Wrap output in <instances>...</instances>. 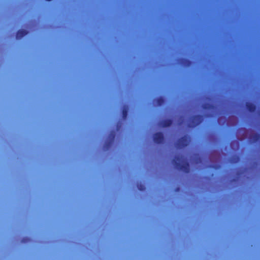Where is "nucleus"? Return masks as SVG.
<instances>
[{"instance_id": "1", "label": "nucleus", "mask_w": 260, "mask_h": 260, "mask_svg": "<svg viewBox=\"0 0 260 260\" xmlns=\"http://www.w3.org/2000/svg\"><path fill=\"white\" fill-rule=\"evenodd\" d=\"M173 165L175 168L179 169L183 171L185 173H188L189 172L190 165L192 164H171ZM199 164H193V165H199ZM202 165H207L206 166L209 167H214L216 166L215 165H221V164H201Z\"/></svg>"}, {"instance_id": "2", "label": "nucleus", "mask_w": 260, "mask_h": 260, "mask_svg": "<svg viewBox=\"0 0 260 260\" xmlns=\"http://www.w3.org/2000/svg\"><path fill=\"white\" fill-rule=\"evenodd\" d=\"M203 119V116L201 115H196L192 116L191 118L190 123L189 124V126L190 127H194L198 125L202 122Z\"/></svg>"}, {"instance_id": "3", "label": "nucleus", "mask_w": 260, "mask_h": 260, "mask_svg": "<svg viewBox=\"0 0 260 260\" xmlns=\"http://www.w3.org/2000/svg\"><path fill=\"white\" fill-rule=\"evenodd\" d=\"M164 136L162 132H157L154 134L153 141L155 143L159 144L163 142Z\"/></svg>"}, {"instance_id": "4", "label": "nucleus", "mask_w": 260, "mask_h": 260, "mask_svg": "<svg viewBox=\"0 0 260 260\" xmlns=\"http://www.w3.org/2000/svg\"><path fill=\"white\" fill-rule=\"evenodd\" d=\"M188 144V137L184 136L179 139L178 144L181 147H184L187 146Z\"/></svg>"}, {"instance_id": "5", "label": "nucleus", "mask_w": 260, "mask_h": 260, "mask_svg": "<svg viewBox=\"0 0 260 260\" xmlns=\"http://www.w3.org/2000/svg\"><path fill=\"white\" fill-rule=\"evenodd\" d=\"M173 121L171 119H167L163 120L160 122V125L163 127H167L171 126Z\"/></svg>"}, {"instance_id": "6", "label": "nucleus", "mask_w": 260, "mask_h": 260, "mask_svg": "<svg viewBox=\"0 0 260 260\" xmlns=\"http://www.w3.org/2000/svg\"><path fill=\"white\" fill-rule=\"evenodd\" d=\"M246 106L247 110L250 112L253 113L256 111V106L255 105H254L253 103H251L250 102H247L246 103Z\"/></svg>"}, {"instance_id": "7", "label": "nucleus", "mask_w": 260, "mask_h": 260, "mask_svg": "<svg viewBox=\"0 0 260 260\" xmlns=\"http://www.w3.org/2000/svg\"><path fill=\"white\" fill-rule=\"evenodd\" d=\"M28 34V31L24 29H19L17 31L16 37L17 39H21Z\"/></svg>"}, {"instance_id": "8", "label": "nucleus", "mask_w": 260, "mask_h": 260, "mask_svg": "<svg viewBox=\"0 0 260 260\" xmlns=\"http://www.w3.org/2000/svg\"><path fill=\"white\" fill-rule=\"evenodd\" d=\"M249 139L253 143L257 142L260 140V134L257 133L253 134L250 136Z\"/></svg>"}, {"instance_id": "9", "label": "nucleus", "mask_w": 260, "mask_h": 260, "mask_svg": "<svg viewBox=\"0 0 260 260\" xmlns=\"http://www.w3.org/2000/svg\"><path fill=\"white\" fill-rule=\"evenodd\" d=\"M180 60L182 64L186 67H189L191 63V61L186 58H181Z\"/></svg>"}, {"instance_id": "10", "label": "nucleus", "mask_w": 260, "mask_h": 260, "mask_svg": "<svg viewBox=\"0 0 260 260\" xmlns=\"http://www.w3.org/2000/svg\"><path fill=\"white\" fill-rule=\"evenodd\" d=\"M154 101L156 102V104L158 106L162 105L165 102L164 98L162 96L156 98L154 100Z\"/></svg>"}, {"instance_id": "11", "label": "nucleus", "mask_w": 260, "mask_h": 260, "mask_svg": "<svg viewBox=\"0 0 260 260\" xmlns=\"http://www.w3.org/2000/svg\"><path fill=\"white\" fill-rule=\"evenodd\" d=\"M137 187L139 190L143 191L145 189V186L142 184L141 182L138 183Z\"/></svg>"}, {"instance_id": "12", "label": "nucleus", "mask_w": 260, "mask_h": 260, "mask_svg": "<svg viewBox=\"0 0 260 260\" xmlns=\"http://www.w3.org/2000/svg\"><path fill=\"white\" fill-rule=\"evenodd\" d=\"M127 115V110L124 109L122 110V117L124 119L126 118Z\"/></svg>"}, {"instance_id": "13", "label": "nucleus", "mask_w": 260, "mask_h": 260, "mask_svg": "<svg viewBox=\"0 0 260 260\" xmlns=\"http://www.w3.org/2000/svg\"><path fill=\"white\" fill-rule=\"evenodd\" d=\"M171 162H173V163H175V162H177L176 160H173L171 161ZM178 162H189V161H178ZM194 162H202V161L201 160H199V161H194Z\"/></svg>"}, {"instance_id": "14", "label": "nucleus", "mask_w": 260, "mask_h": 260, "mask_svg": "<svg viewBox=\"0 0 260 260\" xmlns=\"http://www.w3.org/2000/svg\"><path fill=\"white\" fill-rule=\"evenodd\" d=\"M213 106L212 105L209 104H206L203 106V108L205 109H208L211 108Z\"/></svg>"}, {"instance_id": "15", "label": "nucleus", "mask_w": 260, "mask_h": 260, "mask_svg": "<svg viewBox=\"0 0 260 260\" xmlns=\"http://www.w3.org/2000/svg\"><path fill=\"white\" fill-rule=\"evenodd\" d=\"M30 239L28 238H24L23 239V240H22V242H26L27 241L29 240Z\"/></svg>"}, {"instance_id": "16", "label": "nucleus", "mask_w": 260, "mask_h": 260, "mask_svg": "<svg viewBox=\"0 0 260 260\" xmlns=\"http://www.w3.org/2000/svg\"><path fill=\"white\" fill-rule=\"evenodd\" d=\"M111 135V136L112 137V139H114V138L115 137V133L114 132H112Z\"/></svg>"}, {"instance_id": "17", "label": "nucleus", "mask_w": 260, "mask_h": 260, "mask_svg": "<svg viewBox=\"0 0 260 260\" xmlns=\"http://www.w3.org/2000/svg\"><path fill=\"white\" fill-rule=\"evenodd\" d=\"M227 162H235V163H237V162H239V161H238V160H236V161L231 160V161H228Z\"/></svg>"}, {"instance_id": "18", "label": "nucleus", "mask_w": 260, "mask_h": 260, "mask_svg": "<svg viewBox=\"0 0 260 260\" xmlns=\"http://www.w3.org/2000/svg\"><path fill=\"white\" fill-rule=\"evenodd\" d=\"M249 165H252V166H257V165H260V164H257V163H255V164H249Z\"/></svg>"}, {"instance_id": "19", "label": "nucleus", "mask_w": 260, "mask_h": 260, "mask_svg": "<svg viewBox=\"0 0 260 260\" xmlns=\"http://www.w3.org/2000/svg\"><path fill=\"white\" fill-rule=\"evenodd\" d=\"M253 162L256 163V162H258L257 161H253Z\"/></svg>"}, {"instance_id": "20", "label": "nucleus", "mask_w": 260, "mask_h": 260, "mask_svg": "<svg viewBox=\"0 0 260 260\" xmlns=\"http://www.w3.org/2000/svg\"><path fill=\"white\" fill-rule=\"evenodd\" d=\"M206 163H208V162H209V161H206Z\"/></svg>"}]
</instances>
